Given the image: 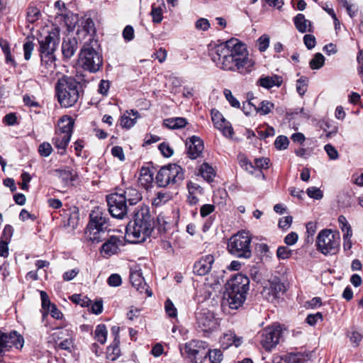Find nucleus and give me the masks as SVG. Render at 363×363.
Masks as SVG:
<instances>
[{"instance_id": "f257e3e1", "label": "nucleus", "mask_w": 363, "mask_h": 363, "mask_svg": "<svg viewBox=\"0 0 363 363\" xmlns=\"http://www.w3.org/2000/svg\"><path fill=\"white\" fill-rule=\"evenodd\" d=\"M211 57L220 69L242 74L250 72L255 65L249 57L246 45L237 38H231L215 47Z\"/></svg>"}, {"instance_id": "f03ea898", "label": "nucleus", "mask_w": 363, "mask_h": 363, "mask_svg": "<svg viewBox=\"0 0 363 363\" xmlns=\"http://www.w3.org/2000/svg\"><path fill=\"white\" fill-rule=\"evenodd\" d=\"M133 221H130L125 230V235L133 243L144 242L154 229V221L147 206H141L134 211Z\"/></svg>"}, {"instance_id": "7ed1b4c3", "label": "nucleus", "mask_w": 363, "mask_h": 363, "mask_svg": "<svg viewBox=\"0 0 363 363\" xmlns=\"http://www.w3.org/2000/svg\"><path fill=\"white\" fill-rule=\"evenodd\" d=\"M89 83L80 82L77 77L64 76L57 80L55 85L56 96L58 102L63 107L73 106L79 99V89L86 86Z\"/></svg>"}, {"instance_id": "20e7f679", "label": "nucleus", "mask_w": 363, "mask_h": 363, "mask_svg": "<svg viewBox=\"0 0 363 363\" xmlns=\"http://www.w3.org/2000/svg\"><path fill=\"white\" fill-rule=\"evenodd\" d=\"M249 278L242 274H238L228 281L225 294L230 308L238 309L242 306L249 290Z\"/></svg>"}, {"instance_id": "39448f33", "label": "nucleus", "mask_w": 363, "mask_h": 363, "mask_svg": "<svg viewBox=\"0 0 363 363\" xmlns=\"http://www.w3.org/2000/svg\"><path fill=\"white\" fill-rule=\"evenodd\" d=\"M74 125V120L67 115L62 116L57 121L55 136L52 138V143L61 155L65 152L70 141Z\"/></svg>"}, {"instance_id": "423d86ee", "label": "nucleus", "mask_w": 363, "mask_h": 363, "mask_svg": "<svg viewBox=\"0 0 363 363\" xmlns=\"http://www.w3.org/2000/svg\"><path fill=\"white\" fill-rule=\"evenodd\" d=\"M251 241L252 238L249 233L238 232L228 240V251L238 258L249 259L252 256Z\"/></svg>"}, {"instance_id": "0eeeda50", "label": "nucleus", "mask_w": 363, "mask_h": 363, "mask_svg": "<svg viewBox=\"0 0 363 363\" xmlns=\"http://www.w3.org/2000/svg\"><path fill=\"white\" fill-rule=\"evenodd\" d=\"M184 179V169L176 164H169L162 167L155 177L156 182L160 187L179 185Z\"/></svg>"}, {"instance_id": "6e6552de", "label": "nucleus", "mask_w": 363, "mask_h": 363, "mask_svg": "<svg viewBox=\"0 0 363 363\" xmlns=\"http://www.w3.org/2000/svg\"><path fill=\"white\" fill-rule=\"evenodd\" d=\"M340 237L331 229L320 230L316 238L317 250L325 255H335L340 249Z\"/></svg>"}, {"instance_id": "1a4fd4ad", "label": "nucleus", "mask_w": 363, "mask_h": 363, "mask_svg": "<svg viewBox=\"0 0 363 363\" xmlns=\"http://www.w3.org/2000/svg\"><path fill=\"white\" fill-rule=\"evenodd\" d=\"M207 343L197 340H192L185 343L184 347H180V352L182 356L186 354L190 362L194 363H202L203 359L207 357Z\"/></svg>"}, {"instance_id": "9d476101", "label": "nucleus", "mask_w": 363, "mask_h": 363, "mask_svg": "<svg viewBox=\"0 0 363 363\" xmlns=\"http://www.w3.org/2000/svg\"><path fill=\"white\" fill-rule=\"evenodd\" d=\"M91 74V47L86 44L81 50L76 65V75L80 82H89Z\"/></svg>"}, {"instance_id": "9b49d317", "label": "nucleus", "mask_w": 363, "mask_h": 363, "mask_svg": "<svg viewBox=\"0 0 363 363\" xmlns=\"http://www.w3.org/2000/svg\"><path fill=\"white\" fill-rule=\"evenodd\" d=\"M106 201L108 211L113 217L123 219L127 216L129 211V206L127 205L124 199L118 194V192L106 196Z\"/></svg>"}, {"instance_id": "f8f14e48", "label": "nucleus", "mask_w": 363, "mask_h": 363, "mask_svg": "<svg viewBox=\"0 0 363 363\" xmlns=\"http://www.w3.org/2000/svg\"><path fill=\"white\" fill-rule=\"evenodd\" d=\"M282 330L280 325H272L260 332V344L266 350H271L279 342Z\"/></svg>"}, {"instance_id": "ddd939ff", "label": "nucleus", "mask_w": 363, "mask_h": 363, "mask_svg": "<svg viewBox=\"0 0 363 363\" xmlns=\"http://www.w3.org/2000/svg\"><path fill=\"white\" fill-rule=\"evenodd\" d=\"M195 317L197 328L203 333L212 331L217 327L218 323L213 313L207 308L197 311Z\"/></svg>"}, {"instance_id": "4468645a", "label": "nucleus", "mask_w": 363, "mask_h": 363, "mask_svg": "<svg viewBox=\"0 0 363 363\" xmlns=\"http://www.w3.org/2000/svg\"><path fill=\"white\" fill-rule=\"evenodd\" d=\"M125 245L123 238L116 235L109 236L99 248V252L103 257L108 258L113 255L118 254L121 246Z\"/></svg>"}, {"instance_id": "2eb2a0df", "label": "nucleus", "mask_w": 363, "mask_h": 363, "mask_svg": "<svg viewBox=\"0 0 363 363\" xmlns=\"http://www.w3.org/2000/svg\"><path fill=\"white\" fill-rule=\"evenodd\" d=\"M23 337L16 331L4 333L0 331V353L9 350L12 347L21 349L23 346Z\"/></svg>"}, {"instance_id": "dca6fc26", "label": "nucleus", "mask_w": 363, "mask_h": 363, "mask_svg": "<svg viewBox=\"0 0 363 363\" xmlns=\"http://www.w3.org/2000/svg\"><path fill=\"white\" fill-rule=\"evenodd\" d=\"M40 56L55 55L59 44L58 31L51 32L44 40L39 42Z\"/></svg>"}, {"instance_id": "f3484780", "label": "nucleus", "mask_w": 363, "mask_h": 363, "mask_svg": "<svg viewBox=\"0 0 363 363\" xmlns=\"http://www.w3.org/2000/svg\"><path fill=\"white\" fill-rule=\"evenodd\" d=\"M286 289L284 283L279 280L269 281L263 289L262 292L263 296L269 301H274L283 295Z\"/></svg>"}, {"instance_id": "a211bd4d", "label": "nucleus", "mask_w": 363, "mask_h": 363, "mask_svg": "<svg viewBox=\"0 0 363 363\" xmlns=\"http://www.w3.org/2000/svg\"><path fill=\"white\" fill-rule=\"evenodd\" d=\"M129 278L132 286L135 287L137 291L140 293L145 291L148 296H152V292L147 289V285L145 281L141 269L139 266H135L130 269Z\"/></svg>"}, {"instance_id": "6ab92c4d", "label": "nucleus", "mask_w": 363, "mask_h": 363, "mask_svg": "<svg viewBox=\"0 0 363 363\" xmlns=\"http://www.w3.org/2000/svg\"><path fill=\"white\" fill-rule=\"evenodd\" d=\"M211 119L215 128L221 131L224 136L227 138L233 136V128L218 111H211Z\"/></svg>"}, {"instance_id": "aec40b11", "label": "nucleus", "mask_w": 363, "mask_h": 363, "mask_svg": "<svg viewBox=\"0 0 363 363\" xmlns=\"http://www.w3.org/2000/svg\"><path fill=\"white\" fill-rule=\"evenodd\" d=\"M92 209V231L96 228H109V218L104 206H95Z\"/></svg>"}, {"instance_id": "412c9836", "label": "nucleus", "mask_w": 363, "mask_h": 363, "mask_svg": "<svg viewBox=\"0 0 363 363\" xmlns=\"http://www.w3.org/2000/svg\"><path fill=\"white\" fill-rule=\"evenodd\" d=\"M214 262V257L212 255L202 256L194 263V272L199 276H204L208 274Z\"/></svg>"}, {"instance_id": "4be33fe9", "label": "nucleus", "mask_w": 363, "mask_h": 363, "mask_svg": "<svg viewBox=\"0 0 363 363\" xmlns=\"http://www.w3.org/2000/svg\"><path fill=\"white\" fill-rule=\"evenodd\" d=\"M187 154L189 158L194 160L200 157L202 154L204 145L202 140L197 136H192L186 142Z\"/></svg>"}, {"instance_id": "5701e85b", "label": "nucleus", "mask_w": 363, "mask_h": 363, "mask_svg": "<svg viewBox=\"0 0 363 363\" xmlns=\"http://www.w3.org/2000/svg\"><path fill=\"white\" fill-rule=\"evenodd\" d=\"M242 343V337H238L235 332L229 330L220 338V344L223 350H227L232 345L238 347Z\"/></svg>"}, {"instance_id": "b1692460", "label": "nucleus", "mask_w": 363, "mask_h": 363, "mask_svg": "<svg viewBox=\"0 0 363 363\" xmlns=\"http://www.w3.org/2000/svg\"><path fill=\"white\" fill-rule=\"evenodd\" d=\"M118 192L126 203H128L129 206L135 205L142 199V195L139 191L133 187L126 188L124 190L120 189Z\"/></svg>"}, {"instance_id": "393cba45", "label": "nucleus", "mask_w": 363, "mask_h": 363, "mask_svg": "<svg viewBox=\"0 0 363 363\" xmlns=\"http://www.w3.org/2000/svg\"><path fill=\"white\" fill-rule=\"evenodd\" d=\"M55 9L57 10V18L61 17L63 18L65 24L69 29L74 26V22L70 21V18H73L72 13H69L65 6V4L62 1H57L55 3Z\"/></svg>"}, {"instance_id": "a878e982", "label": "nucleus", "mask_w": 363, "mask_h": 363, "mask_svg": "<svg viewBox=\"0 0 363 363\" xmlns=\"http://www.w3.org/2000/svg\"><path fill=\"white\" fill-rule=\"evenodd\" d=\"M283 80L281 77L274 74L272 76H262L258 79L257 84L263 88L269 89L273 86H280Z\"/></svg>"}, {"instance_id": "bb28decb", "label": "nucleus", "mask_w": 363, "mask_h": 363, "mask_svg": "<svg viewBox=\"0 0 363 363\" xmlns=\"http://www.w3.org/2000/svg\"><path fill=\"white\" fill-rule=\"evenodd\" d=\"M77 48V43L75 38L64 39L62 44V52L65 58H71L74 55Z\"/></svg>"}, {"instance_id": "cd10ccee", "label": "nucleus", "mask_w": 363, "mask_h": 363, "mask_svg": "<svg viewBox=\"0 0 363 363\" xmlns=\"http://www.w3.org/2000/svg\"><path fill=\"white\" fill-rule=\"evenodd\" d=\"M294 23L296 29L300 33H304L311 31V22L306 19L304 15L302 13H298L294 18Z\"/></svg>"}, {"instance_id": "c85d7f7f", "label": "nucleus", "mask_w": 363, "mask_h": 363, "mask_svg": "<svg viewBox=\"0 0 363 363\" xmlns=\"http://www.w3.org/2000/svg\"><path fill=\"white\" fill-rule=\"evenodd\" d=\"M119 345L120 340L113 338V342L106 349V358L108 359L115 361L121 356V349Z\"/></svg>"}, {"instance_id": "c756f323", "label": "nucleus", "mask_w": 363, "mask_h": 363, "mask_svg": "<svg viewBox=\"0 0 363 363\" xmlns=\"http://www.w3.org/2000/svg\"><path fill=\"white\" fill-rule=\"evenodd\" d=\"M109 228H94L92 231V244L105 241L109 237Z\"/></svg>"}, {"instance_id": "7c9ffc66", "label": "nucleus", "mask_w": 363, "mask_h": 363, "mask_svg": "<svg viewBox=\"0 0 363 363\" xmlns=\"http://www.w3.org/2000/svg\"><path fill=\"white\" fill-rule=\"evenodd\" d=\"M54 174L62 181L65 186L69 185L74 177V174L69 169H55Z\"/></svg>"}, {"instance_id": "2f4dec72", "label": "nucleus", "mask_w": 363, "mask_h": 363, "mask_svg": "<svg viewBox=\"0 0 363 363\" xmlns=\"http://www.w3.org/2000/svg\"><path fill=\"white\" fill-rule=\"evenodd\" d=\"M308 355L303 352H291L281 356L284 363H304Z\"/></svg>"}, {"instance_id": "473e14b6", "label": "nucleus", "mask_w": 363, "mask_h": 363, "mask_svg": "<svg viewBox=\"0 0 363 363\" xmlns=\"http://www.w3.org/2000/svg\"><path fill=\"white\" fill-rule=\"evenodd\" d=\"M186 124V119L182 117L167 118L164 121V125L169 129L182 128Z\"/></svg>"}, {"instance_id": "72a5a7b5", "label": "nucleus", "mask_w": 363, "mask_h": 363, "mask_svg": "<svg viewBox=\"0 0 363 363\" xmlns=\"http://www.w3.org/2000/svg\"><path fill=\"white\" fill-rule=\"evenodd\" d=\"M66 336H69V330L66 329L59 328L55 330L50 336V342H53L55 346L63 340Z\"/></svg>"}, {"instance_id": "f704fd0d", "label": "nucleus", "mask_w": 363, "mask_h": 363, "mask_svg": "<svg viewBox=\"0 0 363 363\" xmlns=\"http://www.w3.org/2000/svg\"><path fill=\"white\" fill-rule=\"evenodd\" d=\"M108 331L104 324L96 326L94 332V339L101 345H104L107 340Z\"/></svg>"}, {"instance_id": "c9c22d12", "label": "nucleus", "mask_w": 363, "mask_h": 363, "mask_svg": "<svg viewBox=\"0 0 363 363\" xmlns=\"http://www.w3.org/2000/svg\"><path fill=\"white\" fill-rule=\"evenodd\" d=\"M199 172L202 177H203L207 182H210L213 180L215 172L213 167L208 164L203 163L201 164Z\"/></svg>"}, {"instance_id": "e433bc0d", "label": "nucleus", "mask_w": 363, "mask_h": 363, "mask_svg": "<svg viewBox=\"0 0 363 363\" xmlns=\"http://www.w3.org/2000/svg\"><path fill=\"white\" fill-rule=\"evenodd\" d=\"M130 112H131L133 116H134L133 118H132L129 116H126V115H123L121 117V120H120L121 125L123 128L128 129V128H131L132 126H133L134 124L135 123L136 119L138 117V112L134 111L133 110H131Z\"/></svg>"}, {"instance_id": "4c0bfd02", "label": "nucleus", "mask_w": 363, "mask_h": 363, "mask_svg": "<svg viewBox=\"0 0 363 363\" xmlns=\"http://www.w3.org/2000/svg\"><path fill=\"white\" fill-rule=\"evenodd\" d=\"M40 57L42 67L47 69L45 72V74H48V72H52L55 67V55L40 56Z\"/></svg>"}, {"instance_id": "58836bf2", "label": "nucleus", "mask_w": 363, "mask_h": 363, "mask_svg": "<svg viewBox=\"0 0 363 363\" xmlns=\"http://www.w3.org/2000/svg\"><path fill=\"white\" fill-rule=\"evenodd\" d=\"M274 108V104L269 101H262L259 106H254V110L256 112L260 113L262 115H267Z\"/></svg>"}, {"instance_id": "ea45409f", "label": "nucleus", "mask_w": 363, "mask_h": 363, "mask_svg": "<svg viewBox=\"0 0 363 363\" xmlns=\"http://www.w3.org/2000/svg\"><path fill=\"white\" fill-rule=\"evenodd\" d=\"M170 224L165 220L164 217L162 215H159L157 218V220L154 222V228H157L158 232L161 234L165 233Z\"/></svg>"}, {"instance_id": "a19ab883", "label": "nucleus", "mask_w": 363, "mask_h": 363, "mask_svg": "<svg viewBox=\"0 0 363 363\" xmlns=\"http://www.w3.org/2000/svg\"><path fill=\"white\" fill-rule=\"evenodd\" d=\"M325 63V57L320 52L316 53L313 58L310 61V67L312 69H318L321 68Z\"/></svg>"}, {"instance_id": "79ce46f5", "label": "nucleus", "mask_w": 363, "mask_h": 363, "mask_svg": "<svg viewBox=\"0 0 363 363\" xmlns=\"http://www.w3.org/2000/svg\"><path fill=\"white\" fill-rule=\"evenodd\" d=\"M70 299L75 303L80 305L82 307H87L89 311V306L91 304V299L87 296H82L80 294H73Z\"/></svg>"}, {"instance_id": "37998d69", "label": "nucleus", "mask_w": 363, "mask_h": 363, "mask_svg": "<svg viewBox=\"0 0 363 363\" xmlns=\"http://www.w3.org/2000/svg\"><path fill=\"white\" fill-rule=\"evenodd\" d=\"M170 199L171 195L169 193L160 191L157 194L156 197L153 199L152 204L156 206H161Z\"/></svg>"}, {"instance_id": "c03bdc74", "label": "nucleus", "mask_w": 363, "mask_h": 363, "mask_svg": "<svg viewBox=\"0 0 363 363\" xmlns=\"http://www.w3.org/2000/svg\"><path fill=\"white\" fill-rule=\"evenodd\" d=\"M308 78L302 76L296 81V91L300 96H303L307 91Z\"/></svg>"}, {"instance_id": "a18cd8bd", "label": "nucleus", "mask_w": 363, "mask_h": 363, "mask_svg": "<svg viewBox=\"0 0 363 363\" xmlns=\"http://www.w3.org/2000/svg\"><path fill=\"white\" fill-rule=\"evenodd\" d=\"M73 347V340L72 337L69 335V336H66L65 338L62 340L57 346H55L56 350H64L71 352V349Z\"/></svg>"}, {"instance_id": "49530a36", "label": "nucleus", "mask_w": 363, "mask_h": 363, "mask_svg": "<svg viewBox=\"0 0 363 363\" xmlns=\"http://www.w3.org/2000/svg\"><path fill=\"white\" fill-rule=\"evenodd\" d=\"M207 356H208L209 360L211 363H220L223 359V353L220 350H207Z\"/></svg>"}, {"instance_id": "de8ad7c7", "label": "nucleus", "mask_w": 363, "mask_h": 363, "mask_svg": "<svg viewBox=\"0 0 363 363\" xmlns=\"http://www.w3.org/2000/svg\"><path fill=\"white\" fill-rule=\"evenodd\" d=\"M40 16V10L35 6H30L27 12V20L29 23H34L38 20Z\"/></svg>"}, {"instance_id": "09e8293b", "label": "nucleus", "mask_w": 363, "mask_h": 363, "mask_svg": "<svg viewBox=\"0 0 363 363\" xmlns=\"http://www.w3.org/2000/svg\"><path fill=\"white\" fill-rule=\"evenodd\" d=\"M289 140L285 135H279L274 141L275 147L278 150H286L289 146Z\"/></svg>"}, {"instance_id": "8fccbe9b", "label": "nucleus", "mask_w": 363, "mask_h": 363, "mask_svg": "<svg viewBox=\"0 0 363 363\" xmlns=\"http://www.w3.org/2000/svg\"><path fill=\"white\" fill-rule=\"evenodd\" d=\"M164 309L169 317L176 318L177 316V310L170 299H167L165 301Z\"/></svg>"}, {"instance_id": "3c124183", "label": "nucleus", "mask_w": 363, "mask_h": 363, "mask_svg": "<svg viewBox=\"0 0 363 363\" xmlns=\"http://www.w3.org/2000/svg\"><path fill=\"white\" fill-rule=\"evenodd\" d=\"M151 16L152 17V21L155 23H160L162 19V10L160 6H152Z\"/></svg>"}, {"instance_id": "603ef678", "label": "nucleus", "mask_w": 363, "mask_h": 363, "mask_svg": "<svg viewBox=\"0 0 363 363\" xmlns=\"http://www.w3.org/2000/svg\"><path fill=\"white\" fill-rule=\"evenodd\" d=\"M140 181L143 184L144 180L145 184L151 183L153 180L152 174L150 172L149 168L142 167L140 169Z\"/></svg>"}, {"instance_id": "864d4df0", "label": "nucleus", "mask_w": 363, "mask_h": 363, "mask_svg": "<svg viewBox=\"0 0 363 363\" xmlns=\"http://www.w3.org/2000/svg\"><path fill=\"white\" fill-rule=\"evenodd\" d=\"M292 251L286 246H280L277 250V256L279 259H286L291 257Z\"/></svg>"}, {"instance_id": "5fc2aeb1", "label": "nucleus", "mask_w": 363, "mask_h": 363, "mask_svg": "<svg viewBox=\"0 0 363 363\" xmlns=\"http://www.w3.org/2000/svg\"><path fill=\"white\" fill-rule=\"evenodd\" d=\"M38 152L42 157H48L52 152V147L49 143L44 142L39 145Z\"/></svg>"}, {"instance_id": "6e6d98bb", "label": "nucleus", "mask_w": 363, "mask_h": 363, "mask_svg": "<svg viewBox=\"0 0 363 363\" xmlns=\"http://www.w3.org/2000/svg\"><path fill=\"white\" fill-rule=\"evenodd\" d=\"M223 94L225 95V99L229 102V104L234 108H239L240 107V102L238 100L234 97L232 92L229 89H225L223 91Z\"/></svg>"}, {"instance_id": "4d7b16f0", "label": "nucleus", "mask_w": 363, "mask_h": 363, "mask_svg": "<svg viewBox=\"0 0 363 363\" xmlns=\"http://www.w3.org/2000/svg\"><path fill=\"white\" fill-rule=\"evenodd\" d=\"M306 192L309 197L317 200L322 199L323 196L322 191L315 186L308 188Z\"/></svg>"}, {"instance_id": "13d9d810", "label": "nucleus", "mask_w": 363, "mask_h": 363, "mask_svg": "<svg viewBox=\"0 0 363 363\" xmlns=\"http://www.w3.org/2000/svg\"><path fill=\"white\" fill-rule=\"evenodd\" d=\"M323 320V315L320 312H317L315 314H309L307 315L306 321V323L311 325L314 326L319 320Z\"/></svg>"}, {"instance_id": "bf43d9fd", "label": "nucleus", "mask_w": 363, "mask_h": 363, "mask_svg": "<svg viewBox=\"0 0 363 363\" xmlns=\"http://www.w3.org/2000/svg\"><path fill=\"white\" fill-rule=\"evenodd\" d=\"M34 50V44L32 41L28 40L23 44L24 58L29 60Z\"/></svg>"}, {"instance_id": "052dcab7", "label": "nucleus", "mask_w": 363, "mask_h": 363, "mask_svg": "<svg viewBox=\"0 0 363 363\" xmlns=\"http://www.w3.org/2000/svg\"><path fill=\"white\" fill-rule=\"evenodd\" d=\"M102 65L99 54L92 48V72H96Z\"/></svg>"}, {"instance_id": "680f3d73", "label": "nucleus", "mask_w": 363, "mask_h": 363, "mask_svg": "<svg viewBox=\"0 0 363 363\" xmlns=\"http://www.w3.org/2000/svg\"><path fill=\"white\" fill-rule=\"evenodd\" d=\"M259 50L260 52H264L269 45V37L267 35H263L257 40Z\"/></svg>"}, {"instance_id": "e2e57ef3", "label": "nucleus", "mask_w": 363, "mask_h": 363, "mask_svg": "<svg viewBox=\"0 0 363 363\" xmlns=\"http://www.w3.org/2000/svg\"><path fill=\"white\" fill-rule=\"evenodd\" d=\"M195 27L197 30L205 31L210 28V23L208 19L201 18L196 21Z\"/></svg>"}, {"instance_id": "0e129e2a", "label": "nucleus", "mask_w": 363, "mask_h": 363, "mask_svg": "<svg viewBox=\"0 0 363 363\" xmlns=\"http://www.w3.org/2000/svg\"><path fill=\"white\" fill-rule=\"evenodd\" d=\"M107 282L109 286L116 287L121 284L122 279L119 274H113L108 278Z\"/></svg>"}, {"instance_id": "69168bd1", "label": "nucleus", "mask_w": 363, "mask_h": 363, "mask_svg": "<svg viewBox=\"0 0 363 363\" xmlns=\"http://www.w3.org/2000/svg\"><path fill=\"white\" fill-rule=\"evenodd\" d=\"M270 160L267 157L257 158L255 160V165L258 169H268Z\"/></svg>"}, {"instance_id": "338daca9", "label": "nucleus", "mask_w": 363, "mask_h": 363, "mask_svg": "<svg viewBox=\"0 0 363 363\" xmlns=\"http://www.w3.org/2000/svg\"><path fill=\"white\" fill-rule=\"evenodd\" d=\"M110 88V82L108 80L101 79L99 84L98 92L103 96L108 94Z\"/></svg>"}, {"instance_id": "774afa93", "label": "nucleus", "mask_w": 363, "mask_h": 363, "mask_svg": "<svg viewBox=\"0 0 363 363\" xmlns=\"http://www.w3.org/2000/svg\"><path fill=\"white\" fill-rule=\"evenodd\" d=\"M159 150L161 153L165 157H169L173 155V150L170 147L169 144L166 143H162L159 145Z\"/></svg>"}]
</instances>
